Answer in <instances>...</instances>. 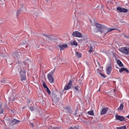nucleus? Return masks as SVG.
Returning a JSON list of instances; mask_svg holds the SVG:
<instances>
[{"mask_svg": "<svg viewBox=\"0 0 129 129\" xmlns=\"http://www.w3.org/2000/svg\"><path fill=\"white\" fill-rule=\"evenodd\" d=\"M72 35L74 37H77L78 38H83V37H85V35L82 34L78 31H74Z\"/></svg>", "mask_w": 129, "mask_h": 129, "instance_id": "5", "label": "nucleus"}, {"mask_svg": "<svg viewBox=\"0 0 129 129\" xmlns=\"http://www.w3.org/2000/svg\"><path fill=\"white\" fill-rule=\"evenodd\" d=\"M55 69H54L53 71H51L47 75V78L50 83H54V78H53V75L54 74V72H55Z\"/></svg>", "mask_w": 129, "mask_h": 129, "instance_id": "4", "label": "nucleus"}, {"mask_svg": "<svg viewBox=\"0 0 129 129\" xmlns=\"http://www.w3.org/2000/svg\"><path fill=\"white\" fill-rule=\"evenodd\" d=\"M43 38L44 40H51V38H50V36L47 34H43Z\"/></svg>", "mask_w": 129, "mask_h": 129, "instance_id": "14", "label": "nucleus"}, {"mask_svg": "<svg viewBox=\"0 0 129 129\" xmlns=\"http://www.w3.org/2000/svg\"><path fill=\"white\" fill-rule=\"evenodd\" d=\"M76 56L78 57V58H81L82 57V54L78 51H76Z\"/></svg>", "mask_w": 129, "mask_h": 129, "instance_id": "19", "label": "nucleus"}, {"mask_svg": "<svg viewBox=\"0 0 129 129\" xmlns=\"http://www.w3.org/2000/svg\"><path fill=\"white\" fill-rule=\"evenodd\" d=\"M11 111L13 113L15 112V111H14L13 110H11Z\"/></svg>", "mask_w": 129, "mask_h": 129, "instance_id": "39", "label": "nucleus"}, {"mask_svg": "<svg viewBox=\"0 0 129 129\" xmlns=\"http://www.w3.org/2000/svg\"><path fill=\"white\" fill-rule=\"evenodd\" d=\"M29 61V58H27V60L23 61L22 62V65H24L26 68H29V63H28V61Z\"/></svg>", "mask_w": 129, "mask_h": 129, "instance_id": "12", "label": "nucleus"}, {"mask_svg": "<svg viewBox=\"0 0 129 129\" xmlns=\"http://www.w3.org/2000/svg\"><path fill=\"white\" fill-rule=\"evenodd\" d=\"M0 56L1 57H5V56L3 54V53L0 54Z\"/></svg>", "mask_w": 129, "mask_h": 129, "instance_id": "36", "label": "nucleus"}, {"mask_svg": "<svg viewBox=\"0 0 129 129\" xmlns=\"http://www.w3.org/2000/svg\"><path fill=\"white\" fill-rule=\"evenodd\" d=\"M64 109L66 112H67L68 113H70V114H71V113H72V110L70 109V107H67L64 108Z\"/></svg>", "mask_w": 129, "mask_h": 129, "instance_id": "13", "label": "nucleus"}, {"mask_svg": "<svg viewBox=\"0 0 129 129\" xmlns=\"http://www.w3.org/2000/svg\"><path fill=\"white\" fill-rule=\"evenodd\" d=\"M80 85H81V82L79 83Z\"/></svg>", "mask_w": 129, "mask_h": 129, "instance_id": "43", "label": "nucleus"}, {"mask_svg": "<svg viewBox=\"0 0 129 129\" xmlns=\"http://www.w3.org/2000/svg\"><path fill=\"white\" fill-rule=\"evenodd\" d=\"M71 45L72 46H78V43L75 40H72L71 41Z\"/></svg>", "mask_w": 129, "mask_h": 129, "instance_id": "15", "label": "nucleus"}, {"mask_svg": "<svg viewBox=\"0 0 129 129\" xmlns=\"http://www.w3.org/2000/svg\"><path fill=\"white\" fill-rule=\"evenodd\" d=\"M115 116L116 120H119L120 121H123V120H124V117L122 116L116 114Z\"/></svg>", "mask_w": 129, "mask_h": 129, "instance_id": "7", "label": "nucleus"}, {"mask_svg": "<svg viewBox=\"0 0 129 129\" xmlns=\"http://www.w3.org/2000/svg\"><path fill=\"white\" fill-rule=\"evenodd\" d=\"M11 121L12 125H15V124H17V123H18V122H20V120H17L16 119H13Z\"/></svg>", "mask_w": 129, "mask_h": 129, "instance_id": "10", "label": "nucleus"}, {"mask_svg": "<svg viewBox=\"0 0 129 129\" xmlns=\"http://www.w3.org/2000/svg\"><path fill=\"white\" fill-rule=\"evenodd\" d=\"M108 109L107 108H104L102 109L101 114H105L107 112Z\"/></svg>", "mask_w": 129, "mask_h": 129, "instance_id": "17", "label": "nucleus"}, {"mask_svg": "<svg viewBox=\"0 0 129 129\" xmlns=\"http://www.w3.org/2000/svg\"><path fill=\"white\" fill-rule=\"evenodd\" d=\"M117 63L120 67H122L123 66V64H122V62H121L119 59L117 60Z\"/></svg>", "mask_w": 129, "mask_h": 129, "instance_id": "22", "label": "nucleus"}, {"mask_svg": "<svg viewBox=\"0 0 129 129\" xmlns=\"http://www.w3.org/2000/svg\"><path fill=\"white\" fill-rule=\"evenodd\" d=\"M19 15H20V11H19V10H18V11H17V16H19Z\"/></svg>", "mask_w": 129, "mask_h": 129, "instance_id": "35", "label": "nucleus"}, {"mask_svg": "<svg viewBox=\"0 0 129 129\" xmlns=\"http://www.w3.org/2000/svg\"><path fill=\"white\" fill-rule=\"evenodd\" d=\"M20 10H22V8H20Z\"/></svg>", "mask_w": 129, "mask_h": 129, "instance_id": "44", "label": "nucleus"}, {"mask_svg": "<svg viewBox=\"0 0 129 129\" xmlns=\"http://www.w3.org/2000/svg\"><path fill=\"white\" fill-rule=\"evenodd\" d=\"M95 26L96 27V28L95 29V32H96V33L100 32L102 34V35L104 36H105L107 33H109V32H111V31H113V30H116V29H108V28H107L106 26L98 23L95 24Z\"/></svg>", "mask_w": 129, "mask_h": 129, "instance_id": "1", "label": "nucleus"}, {"mask_svg": "<svg viewBox=\"0 0 129 129\" xmlns=\"http://www.w3.org/2000/svg\"><path fill=\"white\" fill-rule=\"evenodd\" d=\"M20 79L22 82L27 80V77H26L25 70H21L20 72Z\"/></svg>", "mask_w": 129, "mask_h": 129, "instance_id": "3", "label": "nucleus"}, {"mask_svg": "<svg viewBox=\"0 0 129 129\" xmlns=\"http://www.w3.org/2000/svg\"><path fill=\"white\" fill-rule=\"evenodd\" d=\"M99 71H100V70H99V69L97 70V73L98 74H99V75H100V76L103 77V78H105V76H104V75L103 74H102L101 73L99 72Z\"/></svg>", "mask_w": 129, "mask_h": 129, "instance_id": "21", "label": "nucleus"}, {"mask_svg": "<svg viewBox=\"0 0 129 129\" xmlns=\"http://www.w3.org/2000/svg\"><path fill=\"white\" fill-rule=\"evenodd\" d=\"M111 70H112L111 66H109V67H107L106 71H107V74L108 75H109V74L111 72Z\"/></svg>", "mask_w": 129, "mask_h": 129, "instance_id": "11", "label": "nucleus"}, {"mask_svg": "<svg viewBox=\"0 0 129 129\" xmlns=\"http://www.w3.org/2000/svg\"><path fill=\"white\" fill-rule=\"evenodd\" d=\"M19 37L18 36H16L15 37V40H16V41H18V40H19Z\"/></svg>", "mask_w": 129, "mask_h": 129, "instance_id": "33", "label": "nucleus"}, {"mask_svg": "<svg viewBox=\"0 0 129 129\" xmlns=\"http://www.w3.org/2000/svg\"><path fill=\"white\" fill-rule=\"evenodd\" d=\"M117 129H126V125L122 126L120 127H117Z\"/></svg>", "mask_w": 129, "mask_h": 129, "instance_id": "26", "label": "nucleus"}, {"mask_svg": "<svg viewBox=\"0 0 129 129\" xmlns=\"http://www.w3.org/2000/svg\"><path fill=\"white\" fill-rule=\"evenodd\" d=\"M72 86V81H69L68 84L66 85L64 88V90H69V89H70V88H71Z\"/></svg>", "mask_w": 129, "mask_h": 129, "instance_id": "6", "label": "nucleus"}, {"mask_svg": "<svg viewBox=\"0 0 129 129\" xmlns=\"http://www.w3.org/2000/svg\"><path fill=\"white\" fill-rule=\"evenodd\" d=\"M51 129H60V127H53L51 128Z\"/></svg>", "mask_w": 129, "mask_h": 129, "instance_id": "32", "label": "nucleus"}, {"mask_svg": "<svg viewBox=\"0 0 129 129\" xmlns=\"http://www.w3.org/2000/svg\"><path fill=\"white\" fill-rule=\"evenodd\" d=\"M23 44H25V41H23Z\"/></svg>", "mask_w": 129, "mask_h": 129, "instance_id": "40", "label": "nucleus"}, {"mask_svg": "<svg viewBox=\"0 0 129 129\" xmlns=\"http://www.w3.org/2000/svg\"><path fill=\"white\" fill-rule=\"evenodd\" d=\"M88 114L90 115H94V112L93 111V110H91L88 112Z\"/></svg>", "mask_w": 129, "mask_h": 129, "instance_id": "25", "label": "nucleus"}, {"mask_svg": "<svg viewBox=\"0 0 129 129\" xmlns=\"http://www.w3.org/2000/svg\"><path fill=\"white\" fill-rule=\"evenodd\" d=\"M122 109H123V104H121L118 108V110H122Z\"/></svg>", "mask_w": 129, "mask_h": 129, "instance_id": "23", "label": "nucleus"}, {"mask_svg": "<svg viewBox=\"0 0 129 129\" xmlns=\"http://www.w3.org/2000/svg\"><path fill=\"white\" fill-rule=\"evenodd\" d=\"M68 45L66 44H63L59 45L60 51H63L64 49L67 48Z\"/></svg>", "mask_w": 129, "mask_h": 129, "instance_id": "9", "label": "nucleus"}, {"mask_svg": "<svg viewBox=\"0 0 129 129\" xmlns=\"http://www.w3.org/2000/svg\"><path fill=\"white\" fill-rule=\"evenodd\" d=\"M76 23V24H77V22H75V24Z\"/></svg>", "mask_w": 129, "mask_h": 129, "instance_id": "42", "label": "nucleus"}, {"mask_svg": "<svg viewBox=\"0 0 129 129\" xmlns=\"http://www.w3.org/2000/svg\"><path fill=\"white\" fill-rule=\"evenodd\" d=\"M75 89L77 90V91H78V90H79V86H78V85L76 86L75 87Z\"/></svg>", "mask_w": 129, "mask_h": 129, "instance_id": "28", "label": "nucleus"}, {"mask_svg": "<svg viewBox=\"0 0 129 129\" xmlns=\"http://www.w3.org/2000/svg\"><path fill=\"white\" fill-rule=\"evenodd\" d=\"M27 101H28V103H30L31 102V100L28 99V100H27Z\"/></svg>", "mask_w": 129, "mask_h": 129, "instance_id": "37", "label": "nucleus"}, {"mask_svg": "<svg viewBox=\"0 0 129 129\" xmlns=\"http://www.w3.org/2000/svg\"><path fill=\"white\" fill-rule=\"evenodd\" d=\"M103 6H102L101 9H103Z\"/></svg>", "mask_w": 129, "mask_h": 129, "instance_id": "41", "label": "nucleus"}, {"mask_svg": "<svg viewBox=\"0 0 129 129\" xmlns=\"http://www.w3.org/2000/svg\"><path fill=\"white\" fill-rule=\"evenodd\" d=\"M93 52V45L92 44L90 45L89 53V54H91Z\"/></svg>", "mask_w": 129, "mask_h": 129, "instance_id": "16", "label": "nucleus"}, {"mask_svg": "<svg viewBox=\"0 0 129 129\" xmlns=\"http://www.w3.org/2000/svg\"><path fill=\"white\" fill-rule=\"evenodd\" d=\"M12 57L16 59V58H18V57H19V53H18V52H14L12 53Z\"/></svg>", "mask_w": 129, "mask_h": 129, "instance_id": "20", "label": "nucleus"}, {"mask_svg": "<svg viewBox=\"0 0 129 129\" xmlns=\"http://www.w3.org/2000/svg\"><path fill=\"white\" fill-rule=\"evenodd\" d=\"M1 83H6V79H3L1 80Z\"/></svg>", "mask_w": 129, "mask_h": 129, "instance_id": "31", "label": "nucleus"}, {"mask_svg": "<svg viewBox=\"0 0 129 129\" xmlns=\"http://www.w3.org/2000/svg\"><path fill=\"white\" fill-rule=\"evenodd\" d=\"M46 91L47 93H48V94H51V91H50V90L49 89V88H47L46 89Z\"/></svg>", "mask_w": 129, "mask_h": 129, "instance_id": "29", "label": "nucleus"}, {"mask_svg": "<svg viewBox=\"0 0 129 129\" xmlns=\"http://www.w3.org/2000/svg\"><path fill=\"white\" fill-rule=\"evenodd\" d=\"M29 109H30L31 111H34V107L33 106L29 107Z\"/></svg>", "mask_w": 129, "mask_h": 129, "instance_id": "30", "label": "nucleus"}, {"mask_svg": "<svg viewBox=\"0 0 129 129\" xmlns=\"http://www.w3.org/2000/svg\"><path fill=\"white\" fill-rule=\"evenodd\" d=\"M74 115L77 116V112L76 111L75 113H74Z\"/></svg>", "mask_w": 129, "mask_h": 129, "instance_id": "34", "label": "nucleus"}, {"mask_svg": "<svg viewBox=\"0 0 129 129\" xmlns=\"http://www.w3.org/2000/svg\"><path fill=\"white\" fill-rule=\"evenodd\" d=\"M4 113V109L3 108V106L0 105V114H3Z\"/></svg>", "mask_w": 129, "mask_h": 129, "instance_id": "24", "label": "nucleus"}, {"mask_svg": "<svg viewBox=\"0 0 129 129\" xmlns=\"http://www.w3.org/2000/svg\"><path fill=\"white\" fill-rule=\"evenodd\" d=\"M42 85H43L44 88H45V89H47L48 88V87H47V85H46V83L43 82L42 84Z\"/></svg>", "mask_w": 129, "mask_h": 129, "instance_id": "27", "label": "nucleus"}, {"mask_svg": "<svg viewBox=\"0 0 129 129\" xmlns=\"http://www.w3.org/2000/svg\"><path fill=\"white\" fill-rule=\"evenodd\" d=\"M123 71L126 72L127 73H129V71L127 70L126 68H122L120 70H119V72L120 73H121Z\"/></svg>", "mask_w": 129, "mask_h": 129, "instance_id": "18", "label": "nucleus"}, {"mask_svg": "<svg viewBox=\"0 0 129 129\" xmlns=\"http://www.w3.org/2000/svg\"><path fill=\"white\" fill-rule=\"evenodd\" d=\"M31 124L32 126H34V124H33V123H31Z\"/></svg>", "mask_w": 129, "mask_h": 129, "instance_id": "38", "label": "nucleus"}, {"mask_svg": "<svg viewBox=\"0 0 129 129\" xmlns=\"http://www.w3.org/2000/svg\"><path fill=\"white\" fill-rule=\"evenodd\" d=\"M117 11L119 13H127V9L121 8V7L117 8Z\"/></svg>", "mask_w": 129, "mask_h": 129, "instance_id": "8", "label": "nucleus"}, {"mask_svg": "<svg viewBox=\"0 0 129 129\" xmlns=\"http://www.w3.org/2000/svg\"><path fill=\"white\" fill-rule=\"evenodd\" d=\"M119 51L122 53V54H124V55H129V45L128 46L122 47L119 48Z\"/></svg>", "mask_w": 129, "mask_h": 129, "instance_id": "2", "label": "nucleus"}]
</instances>
